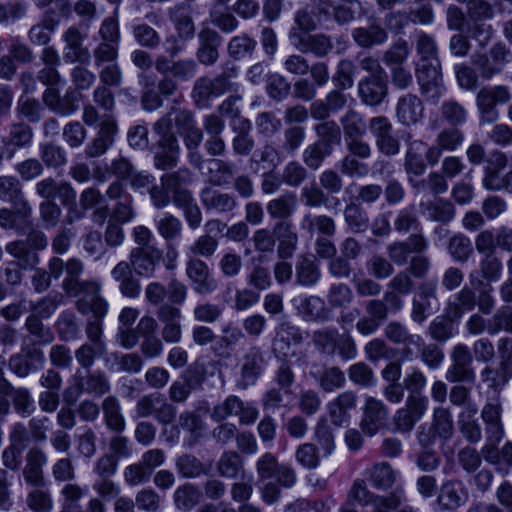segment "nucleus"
<instances>
[{"label":"nucleus","mask_w":512,"mask_h":512,"mask_svg":"<svg viewBox=\"0 0 512 512\" xmlns=\"http://www.w3.org/2000/svg\"><path fill=\"white\" fill-rule=\"evenodd\" d=\"M84 264L78 258L68 260V276L62 281V289L69 297H78L76 309L82 315L106 316L108 302L102 296V285L95 279L81 280Z\"/></svg>","instance_id":"1"},{"label":"nucleus","mask_w":512,"mask_h":512,"mask_svg":"<svg viewBox=\"0 0 512 512\" xmlns=\"http://www.w3.org/2000/svg\"><path fill=\"white\" fill-rule=\"evenodd\" d=\"M349 499L356 501L362 506L372 504L373 512H418V509L402 504L406 501V496L402 488L397 487L387 496L374 495L370 492L363 480L354 481Z\"/></svg>","instance_id":"2"},{"label":"nucleus","mask_w":512,"mask_h":512,"mask_svg":"<svg viewBox=\"0 0 512 512\" xmlns=\"http://www.w3.org/2000/svg\"><path fill=\"white\" fill-rule=\"evenodd\" d=\"M25 234V239L8 242L5 251L17 259L23 270L34 269L40 263L38 252L47 248L48 239L42 230L34 227Z\"/></svg>","instance_id":"3"},{"label":"nucleus","mask_w":512,"mask_h":512,"mask_svg":"<svg viewBox=\"0 0 512 512\" xmlns=\"http://www.w3.org/2000/svg\"><path fill=\"white\" fill-rule=\"evenodd\" d=\"M100 41L92 50L95 67L117 61L121 33L119 22L115 17H106L98 30Z\"/></svg>","instance_id":"4"},{"label":"nucleus","mask_w":512,"mask_h":512,"mask_svg":"<svg viewBox=\"0 0 512 512\" xmlns=\"http://www.w3.org/2000/svg\"><path fill=\"white\" fill-rule=\"evenodd\" d=\"M364 310L366 316L359 318L356 322V330L364 336L374 334L379 327L387 320L390 313L396 314L402 310L398 305L386 297L374 298L365 301Z\"/></svg>","instance_id":"5"},{"label":"nucleus","mask_w":512,"mask_h":512,"mask_svg":"<svg viewBox=\"0 0 512 512\" xmlns=\"http://www.w3.org/2000/svg\"><path fill=\"white\" fill-rule=\"evenodd\" d=\"M314 1L313 14L320 23L333 19L339 25L349 24L361 9V3L358 0H341L337 4L330 0Z\"/></svg>","instance_id":"6"},{"label":"nucleus","mask_w":512,"mask_h":512,"mask_svg":"<svg viewBox=\"0 0 512 512\" xmlns=\"http://www.w3.org/2000/svg\"><path fill=\"white\" fill-rule=\"evenodd\" d=\"M451 365L448 367L445 378L451 383H464L472 385L476 375L473 369V356L467 345H455L450 354Z\"/></svg>","instance_id":"7"},{"label":"nucleus","mask_w":512,"mask_h":512,"mask_svg":"<svg viewBox=\"0 0 512 512\" xmlns=\"http://www.w3.org/2000/svg\"><path fill=\"white\" fill-rule=\"evenodd\" d=\"M510 60L511 52L503 43H496L487 53L476 52L471 57L472 64L484 79H491L500 74Z\"/></svg>","instance_id":"8"},{"label":"nucleus","mask_w":512,"mask_h":512,"mask_svg":"<svg viewBox=\"0 0 512 512\" xmlns=\"http://www.w3.org/2000/svg\"><path fill=\"white\" fill-rule=\"evenodd\" d=\"M511 100L509 88L503 85L484 87L477 96L476 103L480 112V121L486 123L495 122L499 113L495 106L497 104H506Z\"/></svg>","instance_id":"9"},{"label":"nucleus","mask_w":512,"mask_h":512,"mask_svg":"<svg viewBox=\"0 0 512 512\" xmlns=\"http://www.w3.org/2000/svg\"><path fill=\"white\" fill-rule=\"evenodd\" d=\"M9 398L17 414H30L35 409V402L28 388H16L10 382H3L0 385V414L9 413Z\"/></svg>","instance_id":"10"},{"label":"nucleus","mask_w":512,"mask_h":512,"mask_svg":"<svg viewBox=\"0 0 512 512\" xmlns=\"http://www.w3.org/2000/svg\"><path fill=\"white\" fill-rule=\"evenodd\" d=\"M264 357L258 347H251L239 361L236 373V386L247 389L256 384L263 371Z\"/></svg>","instance_id":"11"},{"label":"nucleus","mask_w":512,"mask_h":512,"mask_svg":"<svg viewBox=\"0 0 512 512\" xmlns=\"http://www.w3.org/2000/svg\"><path fill=\"white\" fill-rule=\"evenodd\" d=\"M428 248V242L421 233H414L403 241H394L386 247L390 261L397 266L406 265L411 255L422 254Z\"/></svg>","instance_id":"12"},{"label":"nucleus","mask_w":512,"mask_h":512,"mask_svg":"<svg viewBox=\"0 0 512 512\" xmlns=\"http://www.w3.org/2000/svg\"><path fill=\"white\" fill-rule=\"evenodd\" d=\"M186 275L192 290L198 295L212 294L218 288V282L212 276L208 265L199 258L192 257L187 261Z\"/></svg>","instance_id":"13"},{"label":"nucleus","mask_w":512,"mask_h":512,"mask_svg":"<svg viewBox=\"0 0 512 512\" xmlns=\"http://www.w3.org/2000/svg\"><path fill=\"white\" fill-rule=\"evenodd\" d=\"M292 303L297 315L306 322L327 323L333 318L331 309L320 296L299 297Z\"/></svg>","instance_id":"14"},{"label":"nucleus","mask_w":512,"mask_h":512,"mask_svg":"<svg viewBox=\"0 0 512 512\" xmlns=\"http://www.w3.org/2000/svg\"><path fill=\"white\" fill-rule=\"evenodd\" d=\"M289 39L293 46L301 53H311L319 58L325 57L333 49L331 37L323 33L310 35L303 34L297 31V29H291Z\"/></svg>","instance_id":"15"},{"label":"nucleus","mask_w":512,"mask_h":512,"mask_svg":"<svg viewBox=\"0 0 512 512\" xmlns=\"http://www.w3.org/2000/svg\"><path fill=\"white\" fill-rule=\"evenodd\" d=\"M144 19L146 22L134 23L131 26L133 39L138 46L155 50L161 44V35L150 24L160 27L162 25V17L159 13L151 11L145 14Z\"/></svg>","instance_id":"16"},{"label":"nucleus","mask_w":512,"mask_h":512,"mask_svg":"<svg viewBox=\"0 0 512 512\" xmlns=\"http://www.w3.org/2000/svg\"><path fill=\"white\" fill-rule=\"evenodd\" d=\"M385 337L396 345H403V357L411 360L415 355L414 350H420L424 340L420 335L411 334L408 328L399 321H390L384 328Z\"/></svg>","instance_id":"17"},{"label":"nucleus","mask_w":512,"mask_h":512,"mask_svg":"<svg viewBox=\"0 0 512 512\" xmlns=\"http://www.w3.org/2000/svg\"><path fill=\"white\" fill-rule=\"evenodd\" d=\"M307 333L302 329L294 325L288 319H281L276 328L275 336L272 341V349L275 353L286 356L292 346L301 345Z\"/></svg>","instance_id":"18"},{"label":"nucleus","mask_w":512,"mask_h":512,"mask_svg":"<svg viewBox=\"0 0 512 512\" xmlns=\"http://www.w3.org/2000/svg\"><path fill=\"white\" fill-rule=\"evenodd\" d=\"M200 200L206 211L218 215L232 214L239 206L234 194L205 187L200 191Z\"/></svg>","instance_id":"19"},{"label":"nucleus","mask_w":512,"mask_h":512,"mask_svg":"<svg viewBox=\"0 0 512 512\" xmlns=\"http://www.w3.org/2000/svg\"><path fill=\"white\" fill-rule=\"evenodd\" d=\"M162 257L163 251L158 247L133 248L128 263L137 275L151 278L154 276Z\"/></svg>","instance_id":"20"},{"label":"nucleus","mask_w":512,"mask_h":512,"mask_svg":"<svg viewBox=\"0 0 512 512\" xmlns=\"http://www.w3.org/2000/svg\"><path fill=\"white\" fill-rule=\"evenodd\" d=\"M84 39L85 35L76 26L69 27L63 33L62 40L65 43L63 56L67 63L89 64L91 54L83 45Z\"/></svg>","instance_id":"21"},{"label":"nucleus","mask_w":512,"mask_h":512,"mask_svg":"<svg viewBox=\"0 0 512 512\" xmlns=\"http://www.w3.org/2000/svg\"><path fill=\"white\" fill-rule=\"evenodd\" d=\"M227 93L221 82L215 77L201 76L197 78L191 90V98L199 109H207L211 106L213 98L220 97Z\"/></svg>","instance_id":"22"},{"label":"nucleus","mask_w":512,"mask_h":512,"mask_svg":"<svg viewBox=\"0 0 512 512\" xmlns=\"http://www.w3.org/2000/svg\"><path fill=\"white\" fill-rule=\"evenodd\" d=\"M118 133L117 122L108 118L101 122L96 136L85 147V155L88 158H97L105 154L114 144Z\"/></svg>","instance_id":"23"},{"label":"nucleus","mask_w":512,"mask_h":512,"mask_svg":"<svg viewBox=\"0 0 512 512\" xmlns=\"http://www.w3.org/2000/svg\"><path fill=\"white\" fill-rule=\"evenodd\" d=\"M222 41L223 38L216 30L209 27L202 28L198 33L197 60L205 66L214 65L219 59V48Z\"/></svg>","instance_id":"24"},{"label":"nucleus","mask_w":512,"mask_h":512,"mask_svg":"<svg viewBox=\"0 0 512 512\" xmlns=\"http://www.w3.org/2000/svg\"><path fill=\"white\" fill-rule=\"evenodd\" d=\"M388 94V85L383 76L371 75L358 83V96L366 106H379Z\"/></svg>","instance_id":"25"},{"label":"nucleus","mask_w":512,"mask_h":512,"mask_svg":"<svg viewBox=\"0 0 512 512\" xmlns=\"http://www.w3.org/2000/svg\"><path fill=\"white\" fill-rule=\"evenodd\" d=\"M168 17L177 35L189 41L194 38L196 28L193 20V9L189 4L181 3L170 7Z\"/></svg>","instance_id":"26"},{"label":"nucleus","mask_w":512,"mask_h":512,"mask_svg":"<svg viewBox=\"0 0 512 512\" xmlns=\"http://www.w3.org/2000/svg\"><path fill=\"white\" fill-rule=\"evenodd\" d=\"M0 200L10 203L12 207H20V213H29V202L26 200L20 180L12 175L0 176Z\"/></svg>","instance_id":"27"},{"label":"nucleus","mask_w":512,"mask_h":512,"mask_svg":"<svg viewBox=\"0 0 512 512\" xmlns=\"http://www.w3.org/2000/svg\"><path fill=\"white\" fill-rule=\"evenodd\" d=\"M47 267L48 270L36 268L31 277L33 289L37 293L46 291L51 285L52 278L57 280L64 272L68 276V261L64 262L59 257L54 256L50 258Z\"/></svg>","instance_id":"28"},{"label":"nucleus","mask_w":512,"mask_h":512,"mask_svg":"<svg viewBox=\"0 0 512 512\" xmlns=\"http://www.w3.org/2000/svg\"><path fill=\"white\" fill-rule=\"evenodd\" d=\"M44 354L38 349H29L24 353L15 354L9 359L10 370L18 377L25 378L38 371L44 365Z\"/></svg>","instance_id":"29"},{"label":"nucleus","mask_w":512,"mask_h":512,"mask_svg":"<svg viewBox=\"0 0 512 512\" xmlns=\"http://www.w3.org/2000/svg\"><path fill=\"white\" fill-rule=\"evenodd\" d=\"M424 106L421 99L411 93L399 97L396 105V117L404 126L417 124L423 118Z\"/></svg>","instance_id":"30"},{"label":"nucleus","mask_w":512,"mask_h":512,"mask_svg":"<svg viewBox=\"0 0 512 512\" xmlns=\"http://www.w3.org/2000/svg\"><path fill=\"white\" fill-rule=\"evenodd\" d=\"M468 500V491L460 480H448L440 487L438 503L444 510H456Z\"/></svg>","instance_id":"31"},{"label":"nucleus","mask_w":512,"mask_h":512,"mask_svg":"<svg viewBox=\"0 0 512 512\" xmlns=\"http://www.w3.org/2000/svg\"><path fill=\"white\" fill-rule=\"evenodd\" d=\"M111 277L119 284V290L124 297L137 298L141 292L140 281L134 277L130 264L120 261L112 270Z\"/></svg>","instance_id":"32"},{"label":"nucleus","mask_w":512,"mask_h":512,"mask_svg":"<svg viewBox=\"0 0 512 512\" xmlns=\"http://www.w3.org/2000/svg\"><path fill=\"white\" fill-rule=\"evenodd\" d=\"M48 418H32L30 421V431L17 423L13 426V429L10 434L11 445H15L23 449L25 444L29 442L31 439L36 441H42L46 438L45 435V422Z\"/></svg>","instance_id":"33"},{"label":"nucleus","mask_w":512,"mask_h":512,"mask_svg":"<svg viewBox=\"0 0 512 512\" xmlns=\"http://www.w3.org/2000/svg\"><path fill=\"white\" fill-rule=\"evenodd\" d=\"M351 35L354 42L364 49L382 45L388 39L387 31L376 21L371 22L366 27L354 28Z\"/></svg>","instance_id":"34"},{"label":"nucleus","mask_w":512,"mask_h":512,"mask_svg":"<svg viewBox=\"0 0 512 512\" xmlns=\"http://www.w3.org/2000/svg\"><path fill=\"white\" fill-rule=\"evenodd\" d=\"M297 195L287 191L268 201L266 210L272 220H289L297 210Z\"/></svg>","instance_id":"35"},{"label":"nucleus","mask_w":512,"mask_h":512,"mask_svg":"<svg viewBox=\"0 0 512 512\" xmlns=\"http://www.w3.org/2000/svg\"><path fill=\"white\" fill-rule=\"evenodd\" d=\"M321 277L319 264L313 255H300L295 264V281L303 287L315 286Z\"/></svg>","instance_id":"36"},{"label":"nucleus","mask_w":512,"mask_h":512,"mask_svg":"<svg viewBox=\"0 0 512 512\" xmlns=\"http://www.w3.org/2000/svg\"><path fill=\"white\" fill-rule=\"evenodd\" d=\"M47 463L46 455L38 448L31 449L26 455V464L23 468L25 482L34 487L44 485L43 466Z\"/></svg>","instance_id":"37"},{"label":"nucleus","mask_w":512,"mask_h":512,"mask_svg":"<svg viewBox=\"0 0 512 512\" xmlns=\"http://www.w3.org/2000/svg\"><path fill=\"white\" fill-rule=\"evenodd\" d=\"M34 138V132L29 123L24 120L14 121L8 126V132L2 138L1 143L9 145L17 150L31 147Z\"/></svg>","instance_id":"38"},{"label":"nucleus","mask_w":512,"mask_h":512,"mask_svg":"<svg viewBox=\"0 0 512 512\" xmlns=\"http://www.w3.org/2000/svg\"><path fill=\"white\" fill-rule=\"evenodd\" d=\"M425 143L407 138V151L404 158V170L410 176H421L426 171L425 157L422 155Z\"/></svg>","instance_id":"39"},{"label":"nucleus","mask_w":512,"mask_h":512,"mask_svg":"<svg viewBox=\"0 0 512 512\" xmlns=\"http://www.w3.org/2000/svg\"><path fill=\"white\" fill-rule=\"evenodd\" d=\"M384 294L394 301L398 307L403 308L404 301L402 296L409 295L414 289V281L405 270L399 271L387 283Z\"/></svg>","instance_id":"40"},{"label":"nucleus","mask_w":512,"mask_h":512,"mask_svg":"<svg viewBox=\"0 0 512 512\" xmlns=\"http://www.w3.org/2000/svg\"><path fill=\"white\" fill-rule=\"evenodd\" d=\"M75 376L78 378L79 391L101 397L111 389L108 377L101 370H88L85 376H81L79 372H77Z\"/></svg>","instance_id":"41"},{"label":"nucleus","mask_w":512,"mask_h":512,"mask_svg":"<svg viewBox=\"0 0 512 512\" xmlns=\"http://www.w3.org/2000/svg\"><path fill=\"white\" fill-rule=\"evenodd\" d=\"M252 124L247 118H240L238 125L232 130L235 136L232 139V149L235 155L248 156L255 147V140L251 135Z\"/></svg>","instance_id":"42"},{"label":"nucleus","mask_w":512,"mask_h":512,"mask_svg":"<svg viewBox=\"0 0 512 512\" xmlns=\"http://www.w3.org/2000/svg\"><path fill=\"white\" fill-rule=\"evenodd\" d=\"M180 136L182 137L184 146L188 151L187 158L189 164L195 169H202L206 160L198 148L203 140V131L196 125L190 130L182 132Z\"/></svg>","instance_id":"43"},{"label":"nucleus","mask_w":512,"mask_h":512,"mask_svg":"<svg viewBox=\"0 0 512 512\" xmlns=\"http://www.w3.org/2000/svg\"><path fill=\"white\" fill-rule=\"evenodd\" d=\"M156 145L157 150L153 155L154 167L162 171L177 167L180 155L179 143H157Z\"/></svg>","instance_id":"44"},{"label":"nucleus","mask_w":512,"mask_h":512,"mask_svg":"<svg viewBox=\"0 0 512 512\" xmlns=\"http://www.w3.org/2000/svg\"><path fill=\"white\" fill-rule=\"evenodd\" d=\"M191 181V172L188 168H180L173 172L164 173L160 177V183L164 185L172 194L173 203L176 202L177 197L184 193L192 194V192L183 185Z\"/></svg>","instance_id":"45"},{"label":"nucleus","mask_w":512,"mask_h":512,"mask_svg":"<svg viewBox=\"0 0 512 512\" xmlns=\"http://www.w3.org/2000/svg\"><path fill=\"white\" fill-rule=\"evenodd\" d=\"M20 207L1 208L0 209V227L4 229L15 230L19 235L25 234V228L31 225L30 217L32 208L29 206V213L22 214L19 212Z\"/></svg>","instance_id":"46"},{"label":"nucleus","mask_w":512,"mask_h":512,"mask_svg":"<svg viewBox=\"0 0 512 512\" xmlns=\"http://www.w3.org/2000/svg\"><path fill=\"white\" fill-rule=\"evenodd\" d=\"M139 416L162 415L169 416L175 412V408L167 403L166 398L161 394H151L143 397L138 402Z\"/></svg>","instance_id":"47"},{"label":"nucleus","mask_w":512,"mask_h":512,"mask_svg":"<svg viewBox=\"0 0 512 512\" xmlns=\"http://www.w3.org/2000/svg\"><path fill=\"white\" fill-rule=\"evenodd\" d=\"M258 410L253 405L245 404L239 397L230 395L214 407L213 416H257Z\"/></svg>","instance_id":"48"},{"label":"nucleus","mask_w":512,"mask_h":512,"mask_svg":"<svg viewBox=\"0 0 512 512\" xmlns=\"http://www.w3.org/2000/svg\"><path fill=\"white\" fill-rule=\"evenodd\" d=\"M209 166V181L214 186L229 185L234 179L235 165L219 158L207 160Z\"/></svg>","instance_id":"49"},{"label":"nucleus","mask_w":512,"mask_h":512,"mask_svg":"<svg viewBox=\"0 0 512 512\" xmlns=\"http://www.w3.org/2000/svg\"><path fill=\"white\" fill-rule=\"evenodd\" d=\"M183 213V217L191 230H196L202 223V211L193 194L184 193L173 203Z\"/></svg>","instance_id":"50"},{"label":"nucleus","mask_w":512,"mask_h":512,"mask_svg":"<svg viewBox=\"0 0 512 512\" xmlns=\"http://www.w3.org/2000/svg\"><path fill=\"white\" fill-rule=\"evenodd\" d=\"M155 228L165 242L170 243L181 237L183 224L178 217L165 212L155 219Z\"/></svg>","instance_id":"51"},{"label":"nucleus","mask_w":512,"mask_h":512,"mask_svg":"<svg viewBox=\"0 0 512 512\" xmlns=\"http://www.w3.org/2000/svg\"><path fill=\"white\" fill-rule=\"evenodd\" d=\"M327 306L332 309L343 311L347 309L354 301V292L352 288L343 282L330 285L326 295Z\"/></svg>","instance_id":"52"},{"label":"nucleus","mask_w":512,"mask_h":512,"mask_svg":"<svg viewBox=\"0 0 512 512\" xmlns=\"http://www.w3.org/2000/svg\"><path fill=\"white\" fill-rule=\"evenodd\" d=\"M219 474L227 479H245L241 457L235 451L224 452L217 465Z\"/></svg>","instance_id":"53"},{"label":"nucleus","mask_w":512,"mask_h":512,"mask_svg":"<svg viewBox=\"0 0 512 512\" xmlns=\"http://www.w3.org/2000/svg\"><path fill=\"white\" fill-rule=\"evenodd\" d=\"M58 336L63 341H72L80 336V325L76 314L71 310H64L55 323Z\"/></svg>","instance_id":"54"},{"label":"nucleus","mask_w":512,"mask_h":512,"mask_svg":"<svg viewBox=\"0 0 512 512\" xmlns=\"http://www.w3.org/2000/svg\"><path fill=\"white\" fill-rule=\"evenodd\" d=\"M476 305L475 293L471 288L464 287L450 300L447 313L450 317L460 319L466 311H471Z\"/></svg>","instance_id":"55"},{"label":"nucleus","mask_w":512,"mask_h":512,"mask_svg":"<svg viewBox=\"0 0 512 512\" xmlns=\"http://www.w3.org/2000/svg\"><path fill=\"white\" fill-rule=\"evenodd\" d=\"M300 227L310 234L318 231L327 237H332L336 232L334 220L327 215H312L311 213H307L303 216Z\"/></svg>","instance_id":"56"},{"label":"nucleus","mask_w":512,"mask_h":512,"mask_svg":"<svg viewBox=\"0 0 512 512\" xmlns=\"http://www.w3.org/2000/svg\"><path fill=\"white\" fill-rule=\"evenodd\" d=\"M318 382L319 387L325 392H332L344 386L346 382L344 372L337 366L325 367L318 375L315 372L310 373Z\"/></svg>","instance_id":"57"},{"label":"nucleus","mask_w":512,"mask_h":512,"mask_svg":"<svg viewBox=\"0 0 512 512\" xmlns=\"http://www.w3.org/2000/svg\"><path fill=\"white\" fill-rule=\"evenodd\" d=\"M455 317L439 315L435 317L428 327V334L437 342H445L457 333V328L453 323Z\"/></svg>","instance_id":"58"},{"label":"nucleus","mask_w":512,"mask_h":512,"mask_svg":"<svg viewBox=\"0 0 512 512\" xmlns=\"http://www.w3.org/2000/svg\"><path fill=\"white\" fill-rule=\"evenodd\" d=\"M428 218L435 222L448 223L455 217V207L452 202L444 198H437L425 204Z\"/></svg>","instance_id":"59"},{"label":"nucleus","mask_w":512,"mask_h":512,"mask_svg":"<svg viewBox=\"0 0 512 512\" xmlns=\"http://www.w3.org/2000/svg\"><path fill=\"white\" fill-rule=\"evenodd\" d=\"M257 42L247 34L232 37L227 45L229 56L235 60H241L251 56L255 51Z\"/></svg>","instance_id":"60"},{"label":"nucleus","mask_w":512,"mask_h":512,"mask_svg":"<svg viewBox=\"0 0 512 512\" xmlns=\"http://www.w3.org/2000/svg\"><path fill=\"white\" fill-rule=\"evenodd\" d=\"M318 136L316 142L328 148L333 152L334 146L341 142V130L339 125L334 121H324L314 127Z\"/></svg>","instance_id":"61"},{"label":"nucleus","mask_w":512,"mask_h":512,"mask_svg":"<svg viewBox=\"0 0 512 512\" xmlns=\"http://www.w3.org/2000/svg\"><path fill=\"white\" fill-rule=\"evenodd\" d=\"M340 123L346 139L362 137L367 130L364 117L353 109H349L345 112L340 119Z\"/></svg>","instance_id":"62"},{"label":"nucleus","mask_w":512,"mask_h":512,"mask_svg":"<svg viewBox=\"0 0 512 512\" xmlns=\"http://www.w3.org/2000/svg\"><path fill=\"white\" fill-rule=\"evenodd\" d=\"M447 251L454 261L464 263L473 254L472 242L466 235L457 233L449 239Z\"/></svg>","instance_id":"63"},{"label":"nucleus","mask_w":512,"mask_h":512,"mask_svg":"<svg viewBox=\"0 0 512 512\" xmlns=\"http://www.w3.org/2000/svg\"><path fill=\"white\" fill-rule=\"evenodd\" d=\"M338 339V330L335 327H326L313 332L312 342L316 349L323 354L334 355Z\"/></svg>","instance_id":"64"}]
</instances>
